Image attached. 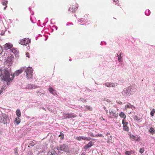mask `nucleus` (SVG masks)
Listing matches in <instances>:
<instances>
[{
  "instance_id": "nucleus-1",
  "label": "nucleus",
  "mask_w": 155,
  "mask_h": 155,
  "mask_svg": "<svg viewBox=\"0 0 155 155\" xmlns=\"http://www.w3.org/2000/svg\"><path fill=\"white\" fill-rule=\"evenodd\" d=\"M9 70L0 69V79L7 82L8 85L14 79V76L11 75Z\"/></svg>"
},
{
  "instance_id": "nucleus-2",
  "label": "nucleus",
  "mask_w": 155,
  "mask_h": 155,
  "mask_svg": "<svg viewBox=\"0 0 155 155\" xmlns=\"http://www.w3.org/2000/svg\"><path fill=\"white\" fill-rule=\"evenodd\" d=\"M135 92V91L134 87L130 86L124 88L122 91L121 94L123 96L126 97H127L133 95Z\"/></svg>"
},
{
  "instance_id": "nucleus-3",
  "label": "nucleus",
  "mask_w": 155,
  "mask_h": 155,
  "mask_svg": "<svg viewBox=\"0 0 155 155\" xmlns=\"http://www.w3.org/2000/svg\"><path fill=\"white\" fill-rule=\"evenodd\" d=\"M10 122V120L8 115L0 111V123L6 124Z\"/></svg>"
},
{
  "instance_id": "nucleus-4",
  "label": "nucleus",
  "mask_w": 155,
  "mask_h": 155,
  "mask_svg": "<svg viewBox=\"0 0 155 155\" xmlns=\"http://www.w3.org/2000/svg\"><path fill=\"white\" fill-rule=\"evenodd\" d=\"M24 68V70H25V72L26 74V76L27 78L28 79H30L32 77L33 69L30 67Z\"/></svg>"
},
{
  "instance_id": "nucleus-5",
  "label": "nucleus",
  "mask_w": 155,
  "mask_h": 155,
  "mask_svg": "<svg viewBox=\"0 0 155 155\" xmlns=\"http://www.w3.org/2000/svg\"><path fill=\"white\" fill-rule=\"evenodd\" d=\"M31 42L30 40L28 38H25L19 41V43L22 45H26Z\"/></svg>"
},
{
  "instance_id": "nucleus-6",
  "label": "nucleus",
  "mask_w": 155,
  "mask_h": 155,
  "mask_svg": "<svg viewBox=\"0 0 155 155\" xmlns=\"http://www.w3.org/2000/svg\"><path fill=\"white\" fill-rule=\"evenodd\" d=\"M57 149L58 150H60L65 152H68L69 150L68 146L65 144L61 145L59 147H58Z\"/></svg>"
},
{
  "instance_id": "nucleus-7",
  "label": "nucleus",
  "mask_w": 155,
  "mask_h": 155,
  "mask_svg": "<svg viewBox=\"0 0 155 155\" xmlns=\"http://www.w3.org/2000/svg\"><path fill=\"white\" fill-rule=\"evenodd\" d=\"M63 119H65L72 117H76V116L75 114H74L72 113H71V114H63Z\"/></svg>"
},
{
  "instance_id": "nucleus-8",
  "label": "nucleus",
  "mask_w": 155,
  "mask_h": 155,
  "mask_svg": "<svg viewBox=\"0 0 155 155\" xmlns=\"http://www.w3.org/2000/svg\"><path fill=\"white\" fill-rule=\"evenodd\" d=\"M104 85L108 87H114L117 85L118 84L117 83L107 82L105 83H104Z\"/></svg>"
},
{
  "instance_id": "nucleus-9",
  "label": "nucleus",
  "mask_w": 155,
  "mask_h": 155,
  "mask_svg": "<svg viewBox=\"0 0 155 155\" xmlns=\"http://www.w3.org/2000/svg\"><path fill=\"white\" fill-rule=\"evenodd\" d=\"M109 113L110 118H116L118 116V113L116 111L111 110H109Z\"/></svg>"
},
{
  "instance_id": "nucleus-10",
  "label": "nucleus",
  "mask_w": 155,
  "mask_h": 155,
  "mask_svg": "<svg viewBox=\"0 0 155 155\" xmlns=\"http://www.w3.org/2000/svg\"><path fill=\"white\" fill-rule=\"evenodd\" d=\"M76 139L79 141L82 140H90L91 138L89 137H86L84 136H79L76 137Z\"/></svg>"
},
{
  "instance_id": "nucleus-11",
  "label": "nucleus",
  "mask_w": 155,
  "mask_h": 155,
  "mask_svg": "<svg viewBox=\"0 0 155 155\" xmlns=\"http://www.w3.org/2000/svg\"><path fill=\"white\" fill-rule=\"evenodd\" d=\"M24 69V68H23L21 69H20L18 71H16L15 72V73H14V74H11V75H13L14 77L15 76H18V75H19V74L21 73H22L23 72Z\"/></svg>"
},
{
  "instance_id": "nucleus-12",
  "label": "nucleus",
  "mask_w": 155,
  "mask_h": 155,
  "mask_svg": "<svg viewBox=\"0 0 155 155\" xmlns=\"http://www.w3.org/2000/svg\"><path fill=\"white\" fill-rule=\"evenodd\" d=\"M38 87V86L36 85L32 84H28L25 88L26 89H35Z\"/></svg>"
},
{
  "instance_id": "nucleus-13",
  "label": "nucleus",
  "mask_w": 155,
  "mask_h": 155,
  "mask_svg": "<svg viewBox=\"0 0 155 155\" xmlns=\"http://www.w3.org/2000/svg\"><path fill=\"white\" fill-rule=\"evenodd\" d=\"M121 52L119 51L117 55V57H118V61L120 62H121L123 61L122 56Z\"/></svg>"
},
{
  "instance_id": "nucleus-14",
  "label": "nucleus",
  "mask_w": 155,
  "mask_h": 155,
  "mask_svg": "<svg viewBox=\"0 0 155 155\" xmlns=\"http://www.w3.org/2000/svg\"><path fill=\"white\" fill-rule=\"evenodd\" d=\"M13 45L11 43H7L4 45V49L5 50L10 49L12 47Z\"/></svg>"
},
{
  "instance_id": "nucleus-15",
  "label": "nucleus",
  "mask_w": 155,
  "mask_h": 155,
  "mask_svg": "<svg viewBox=\"0 0 155 155\" xmlns=\"http://www.w3.org/2000/svg\"><path fill=\"white\" fill-rule=\"evenodd\" d=\"M135 108V107L134 106L131 105L130 103L128 104H126L124 109V110H127V108H131L133 110V108Z\"/></svg>"
},
{
  "instance_id": "nucleus-16",
  "label": "nucleus",
  "mask_w": 155,
  "mask_h": 155,
  "mask_svg": "<svg viewBox=\"0 0 155 155\" xmlns=\"http://www.w3.org/2000/svg\"><path fill=\"white\" fill-rule=\"evenodd\" d=\"M49 91L50 93L53 94V95L55 96L57 95L56 93V91L52 87H50L49 89Z\"/></svg>"
},
{
  "instance_id": "nucleus-17",
  "label": "nucleus",
  "mask_w": 155,
  "mask_h": 155,
  "mask_svg": "<svg viewBox=\"0 0 155 155\" xmlns=\"http://www.w3.org/2000/svg\"><path fill=\"white\" fill-rule=\"evenodd\" d=\"M93 142L91 141L87 145H86L84 147V148L85 150L87 149L88 148L91 147L93 145Z\"/></svg>"
},
{
  "instance_id": "nucleus-18",
  "label": "nucleus",
  "mask_w": 155,
  "mask_h": 155,
  "mask_svg": "<svg viewBox=\"0 0 155 155\" xmlns=\"http://www.w3.org/2000/svg\"><path fill=\"white\" fill-rule=\"evenodd\" d=\"M77 5H77L75 6V7H73V6L70 7L69 9L68 10L69 11H71L72 12H75L78 8V6H77Z\"/></svg>"
},
{
  "instance_id": "nucleus-19",
  "label": "nucleus",
  "mask_w": 155,
  "mask_h": 155,
  "mask_svg": "<svg viewBox=\"0 0 155 155\" xmlns=\"http://www.w3.org/2000/svg\"><path fill=\"white\" fill-rule=\"evenodd\" d=\"M47 155H58L55 150H52L51 151L49 152Z\"/></svg>"
},
{
  "instance_id": "nucleus-20",
  "label": "nucleus",
  "mask_w": 155,
  "mask_h": 155,
  "mask_svg": "<svg viewBox=\"0 0 155 155\" xmlns=\"http://www.w3.org/2000/svg\"><path fill=\"white\" fill-rule=\"evenodd\" d=\"M130 137L131 139L133 141H137L138 140V138L134 135H130Z\"/></svg>"
},
{
  "instance_id": "nucleus-21",
  "label": "nucleus",
  "mask_w": 155,
  "mask_h": 155,
  "mask_svg": "<svg viewBox=\"0 0 155 155\" xmlns=\"http://www.w3.org/2000/svg\"><path fill=\"white\" fill-rule=\"evenodd\" d=\"M16 114L18 117H20L21 116V113L20 110L17 109L16 111Z\"/></svg>"
},
{
  "instance_id": "nucleus-22",
  "label": "nucleus",
  "mask_w": 155,
  "mask_h": 155,
  "mask_svg": "<svg viewBox=\"0 0 155 155\" xmlns=\"http://www.w3.org/2000/svg\"><path fill=\"white\" fill-rule=\"evenodd\" d=\"M119 116L120 117L122 118H123V119H125L126 117V116L124 112H121L119 114Z\"/></svg>"
},
{
  "instance_id": "nucleus-23",
  "label": "nucleus",
  "mask_w": 155,
  "mask_h": 155,
  "mask_svg": "<svg viewBox=\"0 0 155 155\" xmlns=\"http://www.w3.org/2000/svg\"><path fill=\"white\" fill-rule=\"evenodd\" d=\"M19 117H17L16 118L15 120V121L17 125L19 124L21 121V119Z\"/></svg>"
},
{
  "instance_id": "nucleus-24",
  "label": "nucleus",
  "mask_w": 155,
  "mask_h": 155,
  "mask_svg": "<svg viewBox=\"0 0 155 155\" xmlns=\"http://www.w3.org/2000/svg\"><path fill=\"white\" fill-rule=\"evenodd\" d=\"M149 132L152 134H153L155 133V130L153 128L151 127L149 130Z\"/></svg>"
},
{
  "instance_id": "nucleus-25",
  "label": "nucleus",
  "mask_w": 155,
  "mask_h": 155,
  "mask_svg": "<svg viewBox=\"0 0 155 155\" xmlns=\"http://www.w3.org/2000/svg\"><path fill=\"white\" fill-rule=\"evenodd\" d=\"M134 153V152L133 150H130V151H127L125 152V154L127 155H130L131 154H132Z\"/></svg>"
},
{
  "instance_id": "nucleus-26",
  "label": "nucleus",
  "mask_w": 155,
  "mask_h": 155,
  "mask_svg": "<svg viewBox=\"0 0 155 155\" xmlns=\"http://www.w3.org/2000/svg\"><path fill=\"white\" fill-rule=\"evenodd\" d=\"M122 124L123 125V126H127L128 124V123L124 119H123L122 121Z\"/></svg>"
},
{
  "instance_id": "nucleus-27",
  "label": "nucleus",
  "mask_w": 155,
  "mask_h": 155,
  "mask_svg": "<svg viewBox=\"0 0 155 155\" xmlns=\"http://www.w3.org/2000/svg\"><path fill=\"white\" fill-rule=\"evenodd\" d=\"M84 110H92V107L90 106H86L84 107Z\"/></svg>"
},
{
  "instance_id": "nucleus-28",
  "label": "nucleus",
  "mask_w": 155,
  "mask_h": 155,
  "mask_svg": "<svg viewBox=\"0 0 155 155\" xmlns=\"http://www.w3.org/2000/svg\"><path fill=\"white\" fill-rule=\"evenodd\" d=\"M11 51L15 55H17L18 53V51L17 50H16L15 49V48H12V49L11 50ZM11 51V50H10Z\"/></svg>"
},
{
  "instance_id": "nucleus-29",
  "label": "nucleus",
  "mask_w": 155,
  "mask_h": 155,
  "mask_svg": "<svg viewBox=\"0 0 155 155\" xmlns=\"http://www.w3.org/2000/svg\"><path fill=\"white\" fill-rule=\"evenodd\" d=\"M123 130L126 131H128L129 130V127L127 126H123Z\"/></svg>"
},
{
  "instance_id": "nucleus-30",
  "label": "nucleus",
  "mask_w": 155,
  "mask_h": 155,
  "mask_svg": "<svg viewBox=\"0 0 155 155\" xmlns=\"http://www.w3.org/2000/svg\"><path fill=\"white\" fill-rule=\"evenodd\" d=\"M112 136H110V137L108 138V140L107 141V142L108 143H112Z\"/></svg>"
},
{
  "instance_id": "nucleus-31",
  "label": "nucleus",
  "mask_w": 155,
  "mask_h": 155,
  "mask_svg": "<svg viewBox=\"0 0 155 155\" xmlns=\"http://www.w3.org/2000/svg\"><path fill=\"white\" fill-rule=\"evenodd\" d=\"M145 14L146 15H149L150 14V11L149 10H147L145 12Z\"/></svg>"
},
{
  "instance_id": "nucleus-32",
  "label": "nucleus",
  "mask_w": 155,
  "mask_h": 155,
  "mask_svg": "<svg viewBox=\"0 0 155 155\" xmlns=\"http://www.w3.org/2000/svg\"><path fill=\"white\" fill-rule=\"evenodd\" d=\"M102 100L108 103H109L111 102L110 99L107 98H104Z\"/></svg>"
},
{
  "instance_id": "nucleus-33",
  "label": "nucleus",
  "mask_w": 155,
  "mask_h": 155,
  "mask_svg": "<svg viewBox=\"0 0 155 155\" xmlns=\"http://www.w3.org/2000/svg\"><path fill=\"white\" fill-rule=\"evenodd\" d=\"M155 113V109H153L150 112V115L152 116H154V114Z\"/></svg>"
},
{
  "instance_id": "nucleus-34",
  "label": "nucleus",
  "mask_w": 155,
  "mask_h": 155,
  "mask_svg": "<svg viewBox=\"0 0 155 155\" xmlns=\"http://www.w3.org/2000/svg\"><path fill=\"white\" fill-rule=\"evenodd\" d=\"M89 135L91 137H97V135H93V134L92 133H91V132H90L89 133Z\"/></svg>"
},
{
  "instance_id": "nucleus-35",
  "label": "nucleus",
  "mask_w": 155,
  "mask_h": 155,
  "mask_svg": "<svg viewBox=\"0 0 155 155\" xmlns=\"http://www.w3.org/2000/svg\"><path fill=\"white\" fill-rule=\"evenodd\" d=\"M144 148H140V152L141 153H142L144 151Z\"/></svg>"
},
{
  "instance_id": "nucleus-36",
  "label": "nucleus",
  "mask_w": 155,
  "mask_h": 155,
  "mask_svg": "<svg viewBox=\"0 0 155 155\" xmlns=\"http://www.w3.org/2000/svg\"><path fill=\"white\" fill-rule=\"evenodd\" d=\"M12 59L11 58H8L7 59V62H10V63L12 64Z\"/></svg>"
},
{
  "instance_id": "nucleus-37",
  "label": "nucleus",
  "mask_w": 155,
  "mask_h": 155,
  "mask_svg": "<svg viewBox=\"0 0 155 155\" xmlns=\"http://www.w3.org/2000/svg\"><path fill=\"white\" fill-rule=\"evenodd\" d=\"M6 88V87H5L3 86L2 87L1 90L0 91V95L3 92V90H5Z\"/></svg>"
},
{
  "instance_id": "nucleus-38",
  "label": "nucleus",
  "mask_w": 155,
  "mask_h": 155,
  "mask_svg": "<svg viewBox=\"0 0 155 155\" xmlns=\"http://www.w3.org/2000/svg\"><path fill=\"white\" fill-rule=\"evenodd\" d=\"M8 3V1H6L2 3V5H3L6 6V5H7V4Z\"/></svg>"
},
{
  "instance_id": "nucleus-39",
  "label": "nucleus",
  "mask_w": 155,
  "mask_h": 155,
  "mask_svg": "<svg viewBox=\"0 0 155 155\" xmlns=\"http://www.w3.org/2000/svg\"><path fill=\"white\" fill-rule=\"evenodd\" d=\"M3 51V50L2 48L0 46V55H1Z\"/></svg>"
},
{
  "instance_id": "nucleus-40",
  "label": "nucleus",
  "mask_w": 155,
  "mask_h": 155,
  "mask_svg": "<svg viewBox=\"0 0 155 155\" xmlns=\"http://www.w3.org/2000/svg\"><path fill=\"white\" fill-rule=\"evenodd\" d=\"M14 150H15V155H18V152L17 151V149L15 148L14 149Z\"/></svg>"
},
{
  "instance_id": "nucleus-41",
  "label": "nucleus",
  "mask_w": 155,
  "mask_h": 155,
  "mask_svg": "<svg viewBox=\"0 0 155 155\" xmlns=\"http://www.w3.org/2000/svg\"><path fill=\"white\" fill-rule=\"evenodd\" d=\"M80 101H81L83 102H85L86 101V100H85L82 98H80Z\"/></svg>"
},
{
  "instance_id": "nucleus-42",
  "label": "nucleus",
  "mask_w": 155,
  "mask_h": 155,
  "mask_svg": "<svg viewBox=\"0 0 155 155\" xmlns=\"http://www.w3.org/2000/svg\"><path fill=\"white\" fill-rule=\"evenodd\" d=\"M97 135V137H104V136L101 134H97V135Z\"/></svg>"
},
{
  "instance_id": "nucleus-43",
  "label": "nucleus",
  "mask_w": 155,
  "mask_h": 155,
  "mask_svg": "<svg viewBox=\"0 0 155 155\" xmlns=\"http://www.w3.org/2000/svg\"><path fill=\"white\" fill-rule=\"evenodd\" d=\"M117 103L118 104H122V102H121V101H117Z\"/></svg>"
},
{
  "instance_id": "nucleus-44",
  "label": "nucleus",
  "mask_w": 155,
  "mask_h": 155,
  "mask_svg": "<svg viewBox=\"0 0 155 155\" xmlns=\"http://www.w3.org/2000/svg\"><path fill=\"white\" fill-rule=\"evenodd\" d=\"M29 53H26V57H28V58H29Z\"/></svg>"
},
{
  "instance_id": "nucleus-45",
  "label": "nucleus",
  "mask_w": 155,
  "mask_h": 155,
  "mask_svg": "<svg viewBox=\"0 0 155 155\" xmlns=\"http://www.w3.org/2000/svg\"><path fill=\"white\" fill-rule=\"evenodd\" d=\"M79 21L81 23H82L83 22V21L81 19H80L79 20Z\"/></svg>"
},
{
  "instance_id": "nucleus-46",
  "label": "nucleus",
  "mask_w": 155,
  "mask_h": 155,
  "mask_svg": "<svg viewBox=\"0 0 155 155\" xmlns=\"http://www.w3.org/2000/svg\"><path fill=\"white\" fill-rule=\"evenodd\" d=\"M4 32H1V33L0 34L1 35H4Z\"/></svg>"
},
{
  "instance_id": "nucleus-47",
  "label": "nucleus",
  "mask_w": 155,
  "mask_h": 155,
  "mask_svg": "<svg viewBox=\"0 0 155 155\" xmlns=\"http://www.w3.org/2000/svg\"><path fill=\"white\" fill-rule=\"evenodd\" d=\"M81 155H86L85 153H82Z\"/></svg>"
},
{
  "instance_id": "nucleus-48",
  "label": "nucleus",
  "mask_w": 155,
  "mask_h": 155,
  "mask_svg": "<svg viewBox=\"0 0 155 155\" xmlns=\"http://www.w3.org/2000/svg\"><path fill=\"white\" fill-rule=\"evenodd\" d=\"M41 108L42 109H43V110H45V111H46V109L45 108H44V107H42Z\"/></svg>"
},
{
  "instance_id": "nucleus-49",
  "label": "nucleus",
  "mask_w": 155,
  "mask_h": 155,
  "mask_svg": "<svg viewBox=\"0 0 155 155\" xmlns=\"http://www.w3.org/2000/svg\"><path fill=\"white\" fill-rule=\"evenodd\" d=\"M116 5H118V6H119L120 5V4L119 3H117L116 4Z\"/></svg>"
},
{
  "instance_id": "nucleus-50",
  "label": "nucleus",
  "mask_w": 155,
  "mask_h": 155,
  "mask_svg": "<svg viewBox=\"0 0 155 155\" xmlns=\"http://www.w3.org/2000/svg\"><path fill=\"white\" fill-rule=\"evenodd\" d=\"M7 5H6L4 8V10H5L6 8L7 7Z\"/></svg>"
},
{
  "instance_id": "nucleus-51",
  "label": "nucleus",
  "mask_w": 155,
  "mask_h": 155,
  "mask_svg": "<svg viewBox=\"0 0 155 155\" xmlns=\"http://www.w3.org/2000/svg\"><path fill=\"white\" fill-rule=\"evenodd\" d=\"M118 0H113L114 2H116Z\"/></svg>"
},
{
  "instance_id": "nucleus-52",
  "label": "nucleus",
  "mask_w": 155,
  "mask_h": 155,
  "mask_svg": "<svg viewBox=\"0 0 155 155\" xmlns=\"http://www.w3.org/2000/svg\"><path fill=\"white\" fill-rule=\"evenodd\" d=\"M103 108H104V109L105 110H106V109H106V107H105V106L104 107H103Z\"/></svg>"
},
{
  "instance_id": "nucleus-53",
  "label": "nucleus",
  "mask_w": 155,
  "mask_h": 155,
  "mask_svg": "<svg viewBox=\"0 0 155 155\" xmlns=\"http://www.w3.org/2000/svg\"><path fill=\"white\" fill-rule=\"evenodd\" d=\"M54 27H55V28L56 30H57V29H58V27H57L56 26H54Z\"/></svg>"
},
{
  "instance_id": "nucleus-54",
  "label": "nucleus",
  "mask_w": 155,
  "mask_h": 155,
  "mask_svg": "<svg viewBox=\"0 0 155 155\" xmlns=\"http://www.w3.org/2000/svg\"><path fill=\"white\" fill-rule=\"evenodd\" d=\"M109 134H109V133H107V134H106V136H107V135H109Z\"/></svg>"
},
{
  "instance_id": "nucleus-55",
  "label": "nucleus",
  "mask_w": 155,
  "mask_h": 155,
  "mask_svg": "<svg viewBox=\"0 0 155 155\" xmlns=\"http://www.w3.org/2000/svg\"><path fill=\"white\" fill-rule=\"evenodd\" d=\"M63 135V133H61V135H59V136H62Z\"/></svg>"
},
{
  "instance_id": "nucleus-56",
  "label": "nucleus",
  "mask_w": 155,
  "mask_h": 155,
  "mask_svg": "<svg viewBox=\"0 0 155 155\" xmlns=\"http://www.w3.org/2000/svg\"><path fill=\"white\" fill-rule=\"evenodd\" d=\"M105 110L106 111L107 114V112H108V110H107V109H106V110Z\"/></svg>"
},
{
  "instance_id": "nucleus-57",
  "label": "nucleus",
  "mask_w": 155,
  "mask_h": 155,
  "mask_svg": "<svg viewBox=\"0 0 155 155\" xmlns=\"http://www.w3.org/2000/svg\"><path fill=\"white\" fill-rule=\"evenodd\" d=\"M102 120H104V119L103 118V119H102Z\"/></svg>"
},
{
  "instance_id": "nucleus-58",
  "label": "nucleus",
  "mask_w": 155,
  "mask_h": 155,
  "mask_svg": "<svg viewBox=\"0 0 155 155\" xmlns=\"http://www.w3.org/2000/svg\"><path fill=\"white\" fill-rule=\"evenodd\" d=\"M135 118H137V117H135Z\"/></svg>"
},
{
  "instance_id": "nucleus-59",
  "label": "nucleus",
  "mask_w": 155,
  "mask_h": 155,
  "mask_svg": "<svg viewBox=\"0 0 155 155\" xmlns=\"http://www.w3.org/2000/svg\"><path fill=\"white\" fill-rule=\"evenodd\" d=\"M69 60H70V61H71V59H70Z\"/></svg>"
},
{
  "instance_id": "nucleus-60",
  "label": "nucleus",
  "mask_w": 155,
  "mask_h": 155,
  "mask_svg": "<svg viewBox=\"0 0 155 155\" xmlns=\"http://www.w3.org/2000/svg\"><path fill=\"white\" fill-rule=\"evenodd\" d=\"M131 113V111H130V113Z\"/></svg>"
},
{
  "instance_id": "nucleus-61",
  "label": "nucleus",
  "mask_w": 155,
  "mask_h": 155,
  "mask_svg": "<svg viewBox=\"0 0 155 155\" xmlns=\"http://www.w3.org/2000/svg\"><path fill=\"white\" fill-rule=\"evenodd\" d=\"M29 9L30 10V8H29Z\"/></svg>"
}]
</instances>
